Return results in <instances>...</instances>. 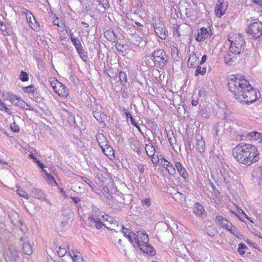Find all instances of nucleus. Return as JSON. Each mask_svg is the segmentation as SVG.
Returning a JSON list of instances; mask_svg holds the SVG:
<instances>
[{
  "label": "nucleus",
  "mask_w": 262,
  "mask_h": 262,
  "mask_svg": "<svg viewBox=\"0 0 262 262\" xmlns=\"http://www.w3.org/2000/svg\"><path fill=\"white\" fill-rule=\"evenodd\" d=\"M228 85L235 98L242 102L251 103L257 99V94L260 96L259 92L252 87L248 80L242 77L229 78Z\"/></svg>",
  "instance_id": "f257e3e1"
},
{
  "label": "nucleus",
  "mask_w": 262,
  "mask_h": 262,
  "mask_svg": "<svg viewBox=\"0 0 262 262\" xmlns=\"http://www.w3.org/2000/svg\"><path fill=\"white\" fill-rule=\"evenodd\" d=\"M233 156L239 163L251 165L259 159V153L254 145L242 143L233 150Z\"/></svg>",
  "instance_id": "f03ea898"
},
{
  "label": "nucleus",
  "mask_w": 262,
  "mask_h": 262,
  "mask_svg": "<svg viewBox=\"0 0 262 262\" xmlns=\"http://www.w3.org/2000/svg\"><path fill=\"white\" fill-rule=\"evenodd\" d=\"M106 215L104 212L100 211L99 209L93 207L90 215L85 221V227H95L97 229H101L102 228L101 223Z\"/></svg>",
  "instance_id": "7ed1b4c3"
},
{
  "label": "nucleus",
  "mask_w": 262,
  "mask_h": 262,
  "mask_svg": "<svg viewBox=\"0 0 262 262\" xmlns=\"http://www.w3.org/2000/svg\"><path fill=\"white\" fill-rule=\"evenodd\" d=\"M228 40L230 42V50L232 53L238 55L244 52L245 41L239 34H230Z\"/></svg>",
  "instance_id": "20e7f679"
},
{
  "label": "nucleus",
  "mask_w": 262,
  "mask_h": 262,
  "mask_svg": "<svg viewBox=\"0 0 262 262\" xmlns=\"http://www.w3.org/2000/svg\"><path fill=\"white\" fill-rule=\"evenodd\" d=\"M155 66L162 69L168 61V56L165 51L162 49H155L151 54Z\"/></svg>",
  "instance_id": "39448f33"
},
{
  "label": "nucleus",
  "mask_w": 262,
  "mask_h": 262,
  "mask_svg": "<svg viewBox=\"0 0 262 262\" xmlns=\"http://www.w3.org/2000/svg\"><path fill=\"white\" fill-rule=\"evenodd\" d=\"M4 99L9 101L12 104L21 108H25L28 105L18 96L11 92H6L3 94Z\"/></svg>",
  "instance_id": "423d86ee"
},
{
  "label": "nucleus",
  "mask_w": 262,
  "mask_h": 262,
  "mask_svg": "<svg viewBox=\"0 0 262 262\" xmlns=\"http://www.w3.org/2000/svg\"><path fill=\"white\" fill-rule=\"evenodd\" d=\"M246 31L254 38L259 37L262 35V23L254 21L248 26Z\"/></svg>",
  "instance_id": "0eeeda50"
},
{
  "label": "nucleus",
  "mask_w": 262,
  "mask_h": 262,
  "mask_svg": "<svg viewBox=\"0 0 262 262\" xmlns=\"http://www.w3.org/2000/svg\"><path fill=\"white\" fill-rule=\"evenodd\" d=\"M134 246L140 247V245H143L147 244L149 241L148 235L144 231H139L137 234L133 236Z\"/></svg>",
  "instance_id": "6e6552de"
},
{
  "label": "nucleus",
  "mask_w": 262,
  "mask_h": 262,
  "mask_svg": "<svg viewBox=\"0 0 262 262\" xmlns=\"http://www.w3.org/2000/svg\"><path fill=\"white\" fill-rule=\"evenodd\" d=\"M50 82L55 92L59 96L66 97L68 95V90L63 84L57 80H53V81Z\"/></svg>",
  "instance_id": "1a4fd4ad"
},
{
  "label": "nucleus",
  "mask_w": 262,
  "mask_h": 262,
  "mask_svg": "<svg viewBox=\"0 0 262 262\" xmlns=\"http://www.w3.org/2000/svg\"><path fill=\"white\" fill-rule=\"evenodd\" d=\"M26 17L27 21L32 29L36 31L39 29L38 23L37 22L35 17L30 11H27V12H26Z\"/></svg>",
  "instance_id": "9d476101"
},
{
  "label": "nucleus",
  "mask_w": 262,
  "mask_h": 262,
  "mask_svg": "<svg viewBox=\"0 0 262 262\" xmlns=\"http://www.w3.org/2000/svg\"><path fill=\"white\" fill-rule=\"evenodd\" d=\"M227 7L228 3L227 2L219 1V4L216 5L215 10L216 15L221 17L224 14H225Z\"/></svg>",
  "instance_id": "9b49d317"
},
{
  "label": "nucleus",
  "mask_w": 262,
  "mask_h": 262,
  "mask_svg": "<svg viewBox=\"0 0 262 262\" xmlns=\"http://www.w3.org/2000/svg\"><path fill=\"white\" fill-rule=\"evenodd\" d=\"M20 240L23 241V250L24 253L28 255H31L33 253V249L29 240L27 238L21 237Z\"/></svg>",
  "instance_id": "f8f14e48"
},
{
  "label": "nucleus",
  "mask_w": 262,
  "mask_h": 262,
  "mask_svg": "<svg viewBox=\"0 0 262 262\" xmlns=\"http://www.w3.org/2000/svg\"><path fill=\"white\" fill-rule=\"evenodd\" d=\"M209 36V33L207 29L204 27L201 28L198 31V35L195 38L196 41L202 42L204 41Z\"/></svg>",
  "instance_id": "ddd939ff"
},
{
  "label": "nucleus",
  "mask_w": 262,
  "mask_h": 262,
  "mask_svg": "<svg viewBox=\"0 0 262 262\" xmlns=\"http://www.w3.org/2000/svg\"><path fill=\"white\" fill-rule=\"evenodd\" d=\"M205 141L201 135L196 136L195 147L198 151L200 153L203 152L205 150Z\"/></svg>",
  "instance_id": "4468645a"
},
{
  "label": "nucleus",
  "mask_w": 262,
  "mask_h": 262,
  "mask_svg": "<svg viewBox=\"0 0 262 262\" xmlns=\"http://www.w3.org/2000/svg\"><path fill=\"white\" fill-rule=\"evenodd\" d=\"M160 160L161 164L167 169L170 174L173 175L176 173V169L169 162L164 158H161Z\"/></svg>",
  "instance_id": "2eb2a0df"
},
{
  "label": "nucleus",
  "mask_w": 262,
  "mask_h": 262,
  "mask_svg": "<svg viewBox=\"0 0 262 262\" xmlns=\"http://www.w3.org/2000/svg\"><path fill=\"white\" fill-rule=\"evenodd\" d=\"M215 219L220 226L227 230H228L231 226L233 225L230 222L223 217L222 216H216Z\"/></svg>",
  "instance_id": "dca6fc26"
},
{
  "label": "nucleus",
  "mask_w": 262,
  "mask_h": 262,
  "mask_svg": "<svg viewBox=\"0 0 262 262\" xmlns=\"http://www.w3.org/2000/svg\"><path fill=\"white\" fill-rule=\"evenodd\" d=\"M31 196L42 201H47V200H46L45 195L43 192L39 189L33 188L31 191Z\"/></svg>",
  "instance_id": "f3484780"
},
{
  "label": "nucleus",
  "mask_w": 262,
  "mask_h": 262,
  "mask_svg": "<svg viewBox=\"0 0 262 262\" xmlns=\"http://www.w3.org/2000/svg\"><path fill=\"white\" fill-rule=\"evenodd\" d=\"M175 166L180 175L185 180L187 179L188 178V173L185 168L182 166V164L180 162H177L175 163Z\"/></svg>",
  "instance_id": "a211bd4d"
},
{
  "label": "nucleus",
  "mask_w": 262,
  "mask_h": 262,
  "mask_svg": "<svg viewBox=\"0 0 262 262\" xmlns=\"http://www.w3.org/2000/svg\"><path fill=\"white\" fill-rule=\"evenodd\" d=\"M155 32L156 34L162 39H165L166 38V32L162 24H159V26L154 27Z\"/></svg>",
  "instance_id": "6ab92c4d"
},
{
  "label": "nucleus",
  "mask_w": 262,
  "mask_h": 262,
  "mask_svg": "<svg viewBox=\"0 0 262 262\" xmlns=\"http://www.w3.org/2000/svg\"><path fill=\"white\" fill-rule=\"evenodd\" d=\"M246 137L250 140L260 142L262 141V135L260 133L253 131L247 134Z\"/></svg>",
  "instance_id": "aec40b11"
},
{
  "label": "nucleus",
  "mask_w": 262,
  "mask_h": 262,
  "mask_svg": "<svg viewBox=\"0 0 262 262\" xmlns=\"http://www.w3.org/2000/svg\"><path fill=\"white\" fill-rule=\"evenodd\" d=\"M193 211L196 215L200 217H203L205 213L203 206L198 202L195 204L193 208Z\"/></svg>",
  "instance_id": "412c9836"
},
{
  "label": "nucleus",
  "mask_w": 262,
  "mask_h": 262,
  "mask_svg": "<svg viewBox=\"0 0 262 262\" xmlns=\"http://www.w3.org/2000/svg\"><path fill=\"white\" fill-rule=\"evenodd\" d=\"M139 248L144 253H146L150 255H154L155 254V252L154 250L152 247L149 244L148 242H147V244H145L143 245H140Z\"/></svg>",
  "instance_id": "4be33fe9"
},
{
  "label": "nucleus",
  "mask_w": 262,
  "mask_h": 262,
  "mask_svg": "<svg viewBox=\"0 0 262 262\" xmlns=\"http://www.w3.org/2000/svg\"><path fill=\"white\" fill-rule=\"evenodd\" d=\"M105 227L110 230H114L116 232H118V230L121 231L122 229H124V227L123 225L119 226L118 222L116 220L111 225L105 224Z\"/></svg>",
  "instance_id": "5701e85b"
},
{
  "label": "nucleus",
  "mask_w": 262,
  "mask_h": 262,
  "mask_svg": "<svg viewBox=\"0 0 262 262\" xmlns=\"http://www.w3.org/2000/svg\"><path fill=\"white\" fill-rule=\"evenodd\" d=\"M96 137L97 142L101 148L106 146L108 141L103 134H98Z\"/></svg>",
  "instance_id": "b1692460"
},
{
  "label": "nucleus",
  "mask_w": 262,
  "mask_h": 262,
  "mask_svg": "<svg viewBox=\"0 0 262 262\" xmlns=\"http://www.w3.org/2000/svg\"><path fill=\"white\" fill-rule=\"evenodd\" d=\"M69 255L74 262H82L83 258L81 254L76 251H72L69 252Z\"/></svg>",
  "instance_id": "393cba45"
},
{
  "label": "nucleus",
  "mask_w": 262,
  "mask_h": 262,
  "mask_svg": "<svg viewBox=\"0 0 262 262\" xmlns=\"http://www.w3.org/2000/svg\"><path fill=\"white\" fill-rule=\"evenodd\" d=\"M112 202L116 205V206L112 205V207L117 209L122 207L124 200L120 196H116L113 198Z\"/></svg>",
  "instance_id": "a878e982"
},
{
  "label": "nucleus",
  "mask_w": 262,
  "mask_h": 262,
  "mask_svg": "<svg viewBox=\"0 0 262 262\" xmlns=\"http://www.w3.org/2000/svg\"><path fill=\"white\" fill-rule=\"evenodd\" d=\"M104 35L107 40L115 42L117 40V37L112 30H107L104 32Z\"/></svg>",
  "instance_id": "bb28decb"
},
{
  "label": "nucleus",
  "mask_w": 262,
  "mask_h": 262,
  "mask_svg": "<svg viewBox=\"0 0 262 262\" xmlns=\"http://www.w3.org/2000/svg\"><path fill=\"white\" fill-rule=\"evenodd\" d=\"M252 177L257 181L260 180L262 178V167H258L254 169L252 173Z\"/></svg>",
  "instance_id": "cd10ccee"
},
{
  "label": "nucleus",
  "mask_w": 262,
  "mask_h": 262,
  "mask_svg": "<svg viewBox=\"0 0 262 262\" xmlns=\"http://www.w3.org/2000/svg\"><path fill=\"white\" fill-rule=\"evenodd\" d=\"M199 58L196 56L195 54L191 55L188 59L187 65L188 68H194L197 62H198Z\"/></svg>",
  "instance_id": "c85d7f7f"
},
{
  "label": "nucleus",
  "mask_w": 262,
  "mask_h": 262,
  "mask_svg": "<svg viewBox=\"0 0 262 262\" xmlns=\"http://www.w3.org/2000/svg\"><path fill=\"white\" fill-rule=\"evenodd\" d=\"M101 149L104 154L109 158H111L114 156V151L113 148L108 144L106 146L101 147Z\"/></svg>",
  "instance_id": "c756f323"
},
{
  "label": "nucleus",
  "mask_w": 262,
  "mask_h": 262,
  "mask_svg": "<svg viewBox=\"0 0 262 262\" xmlns=\"http://www.w3.org/2000/svg\"><path fill=\"white\" fill-rule=\"evenodd\" d=\"M143 38L136 33L133 34L132 38H131L132 43L137 46H139L140 44L143 42Z\"/></svg>",
  "instance_id": "7c9ffc66"
},
{
  "label": "nucleus",
  "mask_w": 262,
  "mask_h": 262,
  "mask_svg": "<svg viewBox=\"0 0 262 262\" xmlns=\"http://www.w3.org/2000/svg\"><path fill=\"white\" fill-rule=\"evenodd\" d=\"M145 149L146 150L147 155L149 157H152L154 156L156 150H155V147H154V146L152 144H146L145 147Z\"/></svg>",
  "instance_id": "2f4dec72"
},
{
  "label": "nucleus",
  "mask_w": 262,
  "mask_h": 262,
  "mask_svg": "<svg viewBox=\"0 0 262 262\" xmlns=\"http://www.w3.org/2000/svg\"><path fill=\"white\" fill-rule=\"evenodd\" d=\"M227 231L238 238L241 239L242 237L241 233L238 232V231L233 225L231 226V227Z\"/></svg>",
  "instance_id": "473e14b6"
},
{
  "label": "nucleus",
  "mask_w": 262,
  "mask_h": 262,
  "mask_svg": "<svg viewBox=\"0 0 262 262\" xmlns=\"http://www.w3.org/2000/svg\"><path fill=\"white\" fill-rule=\"evenodd\" d=\"M171 56L174 60L178 61L180 57L179 56V51L177 47L173 46L171 49Z\"/></svg>",
  "instance_id": "72a5a7b5"
},
{
  "label": "nucleus",
  "mask_w": 262,
  "mask_h": 262,
  "mask_svg": "<svg viewBox=\"0 0 262 262\" xmlns=\"http://www.w3.org/2000/svg\"><path fill=\"white\" fill-rule=\"evenodd\" d=\"M115 220L112 216L106 215L104 220L102 222V227L104 226L105 227V224L111 225Z\"/></svg>",
  "instance_id": "f704fd0d"
},
{
  "label": "nucleus",
  "mask_w": 262,
  "mask_h": 262,
  "mask_svg": "<svg viewBox=\"0 0 262 262\" xmlns=\"http://www.w3.org/2000/svg\"><path fill=\"white\" fill-rule=\"evenodd\" d=\"M172 198L175 201L179 203L182 202V201L185 199L184 195L178 191L173 194Z\"/></svg>",
  "instance_id": "c9c22d12"
},
{
  "label": "nucleus",
  "mask_w": 262,
  "mask_h": 262,
  "mask_svg": "<svg viewBox=\"0 0 262 262\" xmlns=\"http://www.w3.org/2000/svg\"><path fill=\"white\" fill-rule=\"evenodd\" d=\"M72 42L75 46L76 51H78V50L82 48V45L78 38L75 37H72Z\"/></svg>",
  "instance_id": "e433bc0d"
},
{
  "label": "nucleus",
  "mask_w": 262,
  "mask_h": 262,
  "mask_svg": "<svg viewBox=\"0 0 262 262\" xmlns=\"http://www.w3.org/2000/svg\"><path fill=\"white\" fill-rule=\"evenodd\" d=\"M10 253L12 259L13 260H16L18 257V253L17 250L15 248H9Z\"/></svg>",
  "instance_id": "4c0bfd02"
},
{
  "label": "nucleus",
  "mask_w": 262,
  "mask_h": 262,
  "mask_svg": "<svg viewBox=\"0 0 262 262\" xmlns=\"http://www.w3.org/2000/svg\"><path fill=\"white\" fill-rule=\"evenodd\" d=\"M77 52H78V53L79 54L80 57H81V58L84 61H86L88 59V55H87V53L85 51H84L82 48L78 50V51H77Z\"/></svg>",
  "instance_id": "58836bf2"
},
{
  "label": "nucleus",
  "mask_w": 262,
  "mask_h": 262,
  "mask_svg": "<svg viewBox=\"0 0 262 262\" xmlns=\"http://www.w3.org/2000/svg\"><path fill=\"white\" fill-rule=\"evenodd\" d=\"M36 89L34 87L33 85H31L30 86L24 88V92L28 94H34L35 93H36Z\"/></svg>",
  "instance_id": "ea45409f"
},
{
  "label": "nucleus",
  "mask_w": 262,
  "mask_h": 262,
  "mask_svg": "<svg viewBox=\"0 0 262 262\" xmlns=\"http://www.w3.org/2000/svg\"><path fill=\"white\" fill-rule=\"evenodd\" d=\"M206 72V68L204 67L202 68L200 66H198L195 72V76H197L199 74L203 75Z\"/></svg>",
  "instance_id": "a19ab883"
},
{
  "label": "nucleus",
  "mask_w": 262,
  "mask_h": 262,
  "mask_svg": "<svg viewBox=\"0 0 262 262\" xmlns=\"http://www.w3.org/2000/svg\"><path fill=\"white\" fill-rule=\"evenodd\" d=\"M123 230V232L126 236H127L128 238L130 241V242L134 244V241H133V236H131L130 234L131 233V230L129 229L125 228L124 227V229Z\"/></svg>",
  "instance_id": "79ce46f5"
},
{
  "label": "nucleus",
  "mask_w": 262,
  "mask_h": 262,
  "mask_svg": "<svg viewBox=\"0 0 262 262\" xmlns=\"http://www.w3.org/2000/svg\"><path fill=\"white\" fill-rule=\"evenodd\" d=\"M45 173L47 176V181L48 183L52 185H53L54 184L56 185L57 183L53 177L47 172H46Z\"/></svg>",
  "instance_id": "37998d69"
},
{
  "label": "nucleus",
  "mask_w": 262,
  "mask_h": 262,
  "mask_svg": "<svg viewBox=\"0 0 262 262\" xmlns=\"http://www.w3.org/2000/svg\"><path fill=\"white\" fill-rule=\"evenodd\" d=\"M19 79L23 81H27L29 80V76L27 72L21 71L19 75Z\"/></svg>",
  "instance_id": "c03bdc74"
},
{
  "label": "nucleus",
  "mask_w": 262,
  "mask_h": 262,
  "mask_svg": "<svg viewBox=\"0 0 262 262\" xmlns=\"http://www.w3.org/2000/svg\"><path fill=\"white\" fill-rule=\"evenodd\" d=\"M119 78L122 83H125L127 82V76L125 72L120 71L119 73Z\"/></svg>",
  "instance_id": "a18cd8bd"
},
{
  "label": "nucleus",
  "mask_w": 262,
  "mask_h": 262,
  "mask_svg": "<svg viewBox=\"0 0 262 262\" xmlns=\"http://www.w3.org/2000/svg\"><path fill=\"white\" fill-rule=\"evenodd\" d=\"M247 249L246 246L243 243H240L238 245L237 251L240 255H243L245 254L244 249Z\"/></svg>",
  "instance_id": "49530a36"
},
{
  "label": "nucleus",
  "mask_w": 262,
  "mask_h": 262,
  "mask_svg": "<svg viewBox=\"0 0 262 262\" xmlns=\"http://www.w3.org/2000/svg\"><path fill=\"white\" fill-rule=\"evenodd\" d=\"M67 250L65 247L62 248L61 246L58 247L57 253L60 257H63L67 253Z\"/></svg>",
  "instance_id": "de8ad7c7"
},
{
  "label": "nucleus",
  "mask_w": 262,
  "mask_h": 262,
  "mask_svg": "<svg viewBox=\"0 0 262 262\" xmlns=\"http://www.w3.org/2000/svg\"><path fill=\"white\" fill-rule=\"evenodd\" d=\"M16 192H17L18 194L20 196H22L27 199H29L30 198V196H29L28 194L23 190L18 189Z\"/></svg>",
  "instance_id": "09e8293b"
},
{
  "label": "nucleus",
  "mask_w": 262,
  "mask_h": 262,
  "mask_svg": "<svg viewBox=\"0 0 262 262\" xmlns=\"http://www.w3.org/2000/svg\"><path fill=\"white\" fill-rule=\"evenodd\" d=\"M98 1L104 9H106L110 7L108 0H98Z\"/></svg>",
  "instance_id": "8fccbe9b"
},
{
  "label": "nucleus",
  "mask_w": 262,
  "mask_h": 262,
  "mask_svg": "<svg viewBox=\"0 0 262 262\" xmlns=\"http://www.w3.org/2000/svg\"><path fill=\"white\" fill-rule=\"evenodd\" d=\"M141 204L144 207H149L151 204V200L149 198H145L142 200Z\"/></svg>",
  "instance_id": "3c124183"
},
{
  "label": "nucleus",
  "mask_w": 262,
  "mask_h": 262,
  "mask_svg": "<svg viewBox=\"0 0 262 262\" xmlns=\"http://www.w3.org/2000/svg\"><path fill=\"white\" fill-rule=\"evenodd\" d=\"M232 58L229 53H227L224 56V61L228 64H231Z\"/></svg>",
  "instance_id": "603ef678"
},
{
  "label": "nucleus",
  "mask_w": 262,
  "mask_h": 262,
  "mask_svg": "<svg viewBox=\"0 0 262 262\" xmlns=\"http://www.w3.org/2000/svg\"><path fill=\"white\" fill-rule=\"evenodd\" d=\"M93 115L94 118L99 122L101 121L102 118L100 112L97 111H93Z\"/></svg>",
  "instance_id": "864d4df0"
},
{
  "label": "nucleus",
  "mask_w": 262,
  "mask_h": 262,
  "mask_svg": "<svg viewBox=\"0 0 262 262\" xmlns=\"http://www.w3.org/2000/svg\"><path fill=\"white\" fill-rule=\"evenodd\" d=\"M10 128L11 130L14 133H18L19 132V127L15 124L14 122L13 123V124H10Z\"/></svg>",
  "instance_id": "5fc2aeb1"
},
{
  "label": "nucleus",
  "mask_w": 262,
  "mask_h": 262,
  "mask_svg": "<svg viewBox=\"0 0 262 262\" xmlns=\"http://www.w3.org/2000/svg\"><path fill=\"white\" fill-rule=\"evenodd\" d=\"M81 179L92 188L94 184L89 179L84 177H81Z\"/></svg>",
  "instance_id": "6e6d98bb"
},
{
  "label": "nucleus",
  "mask_w": 262,
  "mask_h": 262,
  "mask_svg": "<svg viewBox=\"0 0 262 262\" xmlns=\"http://www.w3.org/2000/svg\"><path fill=\"white\" fill-rule=\"evenodd\" d=\"M116 48L119 52H123V50L125 49V46L121 43H117L116 45Z\"/></svg>",
  "instance_id": "4d7b16f0"
},
{
  "label": "nucleus",
  "mask_w": 262,
  "mask_h": 262,
  "mask_svg": "<svg viewBox=\"0 0 262 262\" xmlns=\"http://www.w3.org/2000/svg\"><path fill=\"white\" fill-rule=\"evenodd\" d=\"M53 23L54 24V25H57L58 27H61V25H63L62 22H61L60 20L57 17H55V18L54 19Z\"/></svg>",
  "instance_id": "13d9d810"
},
{
  "label": "nucleus",
  "mask_w": 262,
  "mask_h": 262,
  "mask_svg": "<svg viewBox=\"0 0 262 262\" xmlns=\"http://www.w3.org/2000/svg\"><path fill=\"white\" fill-rule=\"evenodd\" d=\"M124 114H125L127 118H129L130 120H133V118L132 117V115L130 114V113L127 109L124 108Z\"/></svg>",
  "instance_id": "bf43d9fd"
},
{
  "label": "nucleus",
  "mask_w": 262,
  "mask_h": 262,
  "mask_svg": "<svg viewBox=\"0 0 262 262\" xmlns=\"http://www.w3.org/2000/svg\"><path fill=\"white\" fill-rule=\"evenodd\" d=\"M138 169L141 174H143L144 173V165L142 164H138Z\"/></svg>",
  "instance_id": "052dcab7"
},
{
  "label": "nucleus",
  "mask_w": 262,
  "mask_h": 262,
  "mask_svg": "<svg viewBox=\"0 0 262 262\" xmlns=\"http://www.w3.org/2000/svg\"><path fill=\"white\" fill-rule=\"evenodd\" d=\"M254 4L261 7L262 6V0H251Z\"/></svg>",
  "instance_id": "680f3d73"
},
{
  "label": "nucleus",
  "mask_w": 262,
  "mask_h": 262,
  "mask_svg": "<svg viewBox=\"0 0 262 262\" xmlns=\"http://www.w3.org/2000/svg\"><path fill=\"white\" fill-rule=\"evenodd\" d=\"M36 162L37 163L39 167L41 168L45 172H47L46 170L44 169V168H45L46 167L44 166V164L43 163H41L38 160L36 161Z\"/></svg>",
  "instance_id": "e2e57ef3"
},
{
  "label": "nucleus",
  "mask_w": 262,
  "mask_h": 262,
  "mask_svg": "<svg viewBox=\"0 0 262 262\" xmlns=\"http://www.w3.org/2000/svg\"><path fill=\"white\" fill-rule=\"evenodd\" d=\"M70 198L76 204L80 202V199L78 197H72V196H71Z\"/></svg>",
  "instance_id": "0e129e2a"
},
{
  "label": "nucleus",
  "mask_w": 262,
  "mask_h": 262,
  "mask_svg": "<svg viewBox=\"0 0 262 262\" xmlns=\"http://www.w3.org/2000/svg\"><path fill=\"white\" fill-rule=\"evenodd\" d=\"M168 140H169V142L170 145H172L174 144V142L176 141L174 138H172V137H169V136H168Z\"/></svg>",
  "instance_id": "69168bd1"
},
{
  "label": "nucleus",
  "mask_w": 262,
  "mask_h": 262,
  "mask_svg": "<svg viewBox=\"0 0 262 262\" xmlns=\"http://www.w3.org/2000/svg\"><path fill=\"white\" fill-rule=\"evenodd\" d=\"M0 29L2 31H4L6 29V26L4 23L0 20Z\"/></svg>",
  "instance_id": "338daca9"
},
{
  "label": "nucleus",
  "mask_w": 262,
  "mask_h": 262,
  "mask_svg": "<svg viewBox=\"0 0 262 262\" xmlns=\"http://www.w3.org/2000/svg\"><path fill=\"white\" fill-rule=\"evenodd\" d=\"M206 59H207V56L205 55H203L201 58V60L200 62V64H202L204 63L205 62V61L206 60Z\"/></svg>",
  "instance_id": "774afa93"
}]
</instances>
